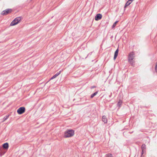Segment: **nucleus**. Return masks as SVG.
<instances>
[{"instance_id": "nucleus-9", "label": "nucleus", "mask_w": 157, "mask_h": 157, "mask_svg": "<svg viewBox=\"0 0 157 157\" xmlns=\"http://www.w3.org/2000/svg\"><path fill=\"white\" fill-rule=\"evenodd\" d=\"M122 101L121 100H120L117 103V106L119 108H120L122 104Z\"/></svg>"}, {"instance_id": "nucleus-18", "label": "nucleus", "mask_w": 157, "mask_h": 157, "mask_svg": "<svg viewBox=\"0 0 157 157\" xmlns=\"http://www.w3.org/2000/svg\"><path fill=\"white\" fill-rule=\"evenodd\" d=\"M61 72V71H60L59 72H58L55 75L57 77L60 74Z\"/></svg>"}, {"instance_id": "nucleus-2", "label": "nucleus", "mask_w": 157, "mask_h": 157, "mask_svg": "<svg viewBox=\"0 0 157 157\" xmlns=\"http://www.w3.org/2000/svg\"><path fill=\"white\" fill-rule=\"evenodd\" d=\"M74 134V131L73 130H67L64 132V137L67 138L73 136Z\"/></svg>"}, {"instance_id": "nucleus-22", "label": "nucleus", "mask_w": 157, "mask_h": 157, "mask_svg": "<svg viewBox=\"0 0 157 157\" xmlns=\"http://www.w3.org/2000/svg\"><path fill=\"white\" fill-rule=\"evenodd\" d=\"M55 78V77L53 76L51 78V79H54Z\"/></svg>"}, {"instance_id": "nucleus-26", "label": "nucleus", "mask_w": 157, "mask_h": 157, "mask_svg": "<svg viewBox=\"0 0 157 157\" xmlns=\"http://www.w3.org/2000/svg\"><path fill=\"white\" fill-rule=\"evenodd\" d=\"M129 132V133L131 134V133H132V132Z\"/></svg>"}, {"instance_id": "nucleus-8", "label": "nucleus", "mask_w": 157, "mask_h": 157, "mask_svg": "<svg viewBox=\"0 0 157 157\" xmlns=\"http://www.w3.org/2000/svg\"><path fill=\"white\" fill-rule=\"evenodd\" d=\"M102 121L105 123L107 122V119L105 116H103L102 117Z\"/></svg>"}, {"instance_id": "nucleus-24", "label": "nucleus", "mask_w": 157, "mask_h": 157, "mask_svg": "<svg viewBox=\"0 0 157 157\" xmlns=\"http://www.w3.org/2000/svg\"><path fill=\"white\" fill-rule=\"evenodd\" d=\"M53 76L55 77V78H56L57 77V76L56 75H54Z\"/></svg>"}, {"instance_id": "nucleus-7", "label": "nucleus", "mask_w": 157, "mask_h": 157, "mask_svg": "<svg viewBox=\"0 0 157 157\" xmlns=\"http://www.w3.org/2000/svg\"><path fill=\"white\" fill-rule=\"evenodd\" d=\"M118 48L115 51L114 53V59H115L117 57L118 53Z\"/></svg>"}, {"instance_id": "nucleus-14", "label": "nucleus", "mask_w": 157, "mask_h": 157, "mask_svg": "<svg viewBox=\"0 0 157 157\" xmlns=\"http://www.w3.org/2000/svg\"><path fill=\"white\" fill-rule=\"evenodd\" d=\"M9 116V115H6L5 117H4V118H3V121H2V122H4L8 118Z\"/></svg>"}, {"instance_id": "nucleus-11", "label": "nucleus", "mask_w": 157, "mask_h": 157, "mask_svg": "<svg viewBox=\"0 0 157 157\" xmlns=\"http://www.w3.org/2000/svg\"><path fill=\"white\" fill-rule=\"evenodd\" d=\"M98 93V91H96L94 93L92 94L90 96L91 98H93Z\"/></svg>"}, {"instance_id": "nucleus-12", "label": "nucleus", "mask_w": 157, "mask_h": 157, "mask_svg": "<svg viewBox=\"0 0 157 157\" xmlns=\"http://www.w3.org/2000/svg\"><path fill=\"white\" fill-rule=\"evenodd\" d=\"M142 150L145 151L146 145L144 144H143L141 146Z\"/></svg>"}, {"instance_id": "nucleus-5", "label": "nucleus", "mask_w": 157, "mask_h": 157, "mask_svg": "<svg viewBox=\"0 0 157 157\" xmlns=\"http://www.w3.org/2000/svg\"><path fill=\"white\" fill-rule=\"evenodd\" d=\"M25 108L24 107H21L17 110V112L19 114H21L25 112Z\"/></svg>"}, {"instance_id": "nucleus-17", "label": "nucleus", "mask_w": 157, "mask_h": 157, "mask_svg": "<svg viewBox=\"0 0 157 157\" xmlns=\"http://www.w3.org/2000/svg\"><path fill=\"white\" fill-rule=\"evenodd\" d=\"M145 151H143V150L142 151L141 155V157H143L144 156V152Z\"/></svg>"}, {"instance_id": "nucleus-6", "label": "nucleus", "mask_w": 157, "mask_h": 157, "mask_svg": "<svg viewBox=\"0 0 157 157\" xmlns=\"http://www.w3.org/2000/svg\"><path fill=\"white\" fill-rule=\"evenodd\" d=\"M102 17V15L100 13L97 14L95 16V20L96 21H98L101 19Z\"/></svg>"}, {"instance_id": "nucleus-16", "label": "nucleus", "mask_w": 157, "mask_h": 157, "mask_svg": "<svg viewBox=\"0 0 157 157\" xmlns=\"http://www.w3.org/2000/svg\"><path fill=\"white\" fill-rule=\"evenodd\" d=\"M106 157H113V156L111 154H108L106 155Z\"/></svg>"}, {"instance_id": "nucleus-25", "label": "nucleus", "mask_w": 157, "mask_h": 157, "mask_svg": "<svg viewBox=\"0 0 157 157\" xmlns=\"http://www.w3.org/2000/svg\"><path fill=\"white\" fill-rule=\"evenodd\" d=\"M129 1H130V2H131L132 3V2L134 1V0H129Z\"/></svg>"}, {"instance_id": "nucleus-21", "label": "nucleus", "mask_w": 157, "mask_h": 157, "mask_svg": "<svg viewBox=\"0 0 157 157\" xmlns=\"http://www.w3.org/2000/svg\"><path fill=\"white\" fill-rule=\"evenodd\" d=\"M96 87V86H91V89H93L94 88Z\"/></svg>"}, {"instance_id": "nucleus-10", "label": "nucleus", "mask_w": 157, "mask_h": 157, "mask_svg": "<svg viewBox=\"0 0 157 157\" xmlns=\"http://www.w3.org/2000/svg\"><path fill=\"white\" fill-rule=\"evenodd\" d=\"M3 147L4 148L7 149L9 147L8 144L7 143L4 144L3 145Z\"/></svg>"}, {"instance_id": "nucleus-20", "label": "nucleus", "mask_w": 157, "mask_h": 157, "mask_svg": "<svg viewBox=\"0 0 157 157\" xmlns=\"http://www.w3.org/2000/svg\"><path fill=\"white\" fill-rule=\"evenodd\" d=\"M5 152H0V156H1L2 155H3L5 154Z\"/></svg>"}, {"instance_id": "nucleus-3", "label": "nucleus", "mask_w": 157, "mask_h": 157, "mask_svg": "<svg viewBox=\"0 0 157 157\" xmlns=\"http://www.w3.org/2000/svg\"><path fill=\"white\" fill-rule=\"evenodd\" d=\"M21 20V17H17L15 18L10 24V26H13L17 24Z\"/></svg>"}, {"instance_id": "nucleus-13", "label": "nucleus", "mask_w": 157, "mask_h": 157, "mask_svg": "<svg viewBox=\"0 0 157 157\" xmlns=\"http://www.w3.org/2000/svg\"><path fill=\"white\" fill-rule=\"evenodd\" d=\"M131 3V2H130V1L128 0L126 3L124 7L125 8L127 6H129Z\"/></svg>"}, {"instance_id": "nucleus-19", "label": "nucleus", "mask_w": 157, "mask_h": 157, "mask_svg": "<svg viewBox=\"0 0 157 157\" xmlns=\"http://www.w3.org/2000/svg\"><path fill=\"white\" fill-rule=\"evenodd\" d=\"M155 70L156 72L157 73V63H156V65L155 67Z\"/></svg>"}, {"instance_id": "nucleus-4", "label": "nucleus", "mask_w": 157, "mask_h": 157, "mask_svg": "<svg viewBox=\"0 0 157 157\" xmlns=\"http://www.w3.org/2000/svg\"><path fill=\"white\" fill-rule=\"evenodd\" d=\"M12 11V10L11 9H7L4 10L1 13V14L3 16L6 15L9 13H11Z\"/></svg>"}, {"instance_id": "nucleus-15", "label": "nucleus", "mask_w": 157, "mask_h": 157, "mask_svg": "<svg viewBox=\"0 0 157 157\" xmlns=\"http://www.w3.org/2000/svg\"><path fill=\"white\" fill-rule=\"evenodd\" d=\"M118 22V21H116L113 24L112 26V28H114L116 25L117 23Z\"/></svg>"}, {"instance_id": "nucleus-1", "label": "nucleus", "mask_w": 157, "mask_h": 157, "mask_svg": "<svg viewBox=\"0 0 157 157\" xmlns=\"http://www.w3.org/2000/svg\"><path fill=\"white\" fill-rule=\"evenodd\" d=\"M135 54L133 52H131L128 54V62L132 65L133 66L134 65Z\"/></svg>"}, {"instance_id": "nucleus-23", "label": "nucleus", "mask_w": 157, "mask_h": 157, "mask_svg": "<svg viewBox=\"0 0 157 157\" xmlns=\"http://www.w3.org/2000/svg\"><path fill=\"white\" fill-rule=\"evenodd\" d=\"M112 93H110V94L109 95V97L110 98L111 97V96H112Z\"/></svg>"}]
</instances>
